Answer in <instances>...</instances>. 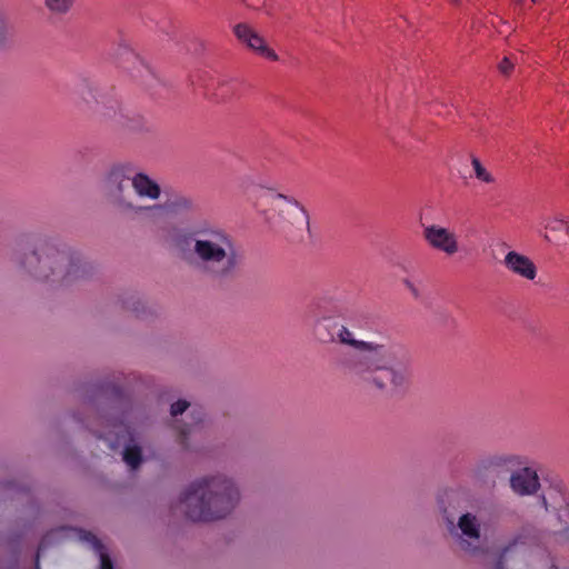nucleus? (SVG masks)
Wrapping results in <instances>:
<instances>
[{
  "label": "nucleus",
  "mask_w": 569,
  "mask_h": 569,
  "mask_svg": "<svg viewBox=\"0 0 569 569\" xmlns=\"http://www.w3.org/2000/svg\"><path fill=\"white\" fill-rule=\"evenodd\" d=\"M194 419H196L197 423L200 422L202 420L201 413H198V416Z\"/></svg>",
  "instance_id": "nucleus-35"
},
{
  "label": "nucleus",
  "mask_w": 569,
  "mask_h": 569,
  "mask_svg": "<svg viewBox=\"0 0 569 569\" xmlns=\"http://www.w3.org/2000/svg\"><path fill=\"white\" fill-rule=\"evenodd\" d=\"M510 488L519 496H531L540 488L538 473L535 469L525 467L510 476Z\"/></svg>",
  "instance_id": "nucleus-14"
},
{
  "label": "nucleus",
  "mask_w": 569,
  "mask_h": 569,
  "mask_svg": "<svg viewBox=\"0 0 569 569\" xmlns=\"http://www.w3.org/2000/svg\"><path fill=\"white\" fill-rule=\"evenodd\" d=\"M18 268L38 281L52 286H69L90 274L91 267L80 254L66 244L43 240L30 253L17 251L13 258Z\"/></svg>",
  "instance_id": "nucleus-3"
},
{
  "label": "nucleus",
  "mask_w": 569,
  "mask_h": 569,
  "mask_svg": "<svg viewBox=\"0 0 569 569\" xmlns=\"http://www.w3.org/2000/svg\"><path fill=\"white\" fill-rule=\"evenodd\" d=\"M385 343L370 339H358V388L365 393L395 396L410 385L409 367L411 353L406 348L393 352L399 366L388 365Z\"/></svg>",
  "instance_id": "nucleus-2"
},
{
  "label": "nucleus",
  "mask_w": 569,
  "mask_h": 569,
  "mask_svg": "<svg viewBox=\"0 0 569 569\" xmlns=\"http://www.w3.org/2000/svg\"><path fill=\"white\" fill-rule=\"evenodd\" d=\"M422 236L431 249L448 257L456 256L461 249L459 236L452 228L432 223L423 227Z\"/></svg>",
  "instance_id": "nucleus-10"
},
{
  "label": "nucleus",
  "mask_w": 569,
  "mask_h": 569,
  "mask_svg": "<svg viewBox=\"0 0 569 569\" xmlns=\"http://www.w3.org/2000/svg\"><path fill=\"white\" fill-rule=\"evenodd\" d=\"M240 493L224 476L204 477L192 482L182 493L180 503L192 521H211L229 515L239 502Z\"/></svg>",
  "instance_id": "nucleus-4"
},
{
  "label": "nucleus",
  "mask_w": 569,
  "mask_h": 569,
  "mask_svg": "<svg viewBox=\"0 0 569 569\" xmlns=\"http://www.w3.org/2000/svg\"><path fill=\"white\" fill-rule=\"evenodd\" d=\"M189 407V402L186 400H178L177 402L171 405L170 413L176 417L178 415L183 413Z\"/></svg>",
  "instance_id": "nucleus-30"
},
{
  "label": "nucleus",
  "mask_w": 569,
  "mask_h": 569,
  "mask_svg": "<svg viewBox=\"0 0 569 569\" xmlns=\"http://www.w3.org/2000/svg\"><path fill=\"white\" fill-rule=\"evenodd\" d=\"M191 432L190 428H187V427H183L180 429L179 431V436H180V443L186 447L187 443H186V439H187V436Z\"/></svg>",
  "instance_id": "nucleus-33"
},
{
  "label": "nucleus",
  "mask_w": 569,
  "mask_h": 569,
  "mask_svg": "<svg viewBox=\"0 0 569 569\" xmlns=\"http://www.w3.org/2000/svg\"><path fill=\"white\" fill-rule=\"evenodd\" d=\"M470 163L472 168V177L483 186L493 187L498 180L496 174L476 156H471Z\"/></svg>",
  "instance_id": "nucleus-18"
},
{
  "label": "nucleus",
  "mask_w": 569,
  "mask_h": 569,
  "mask_svg": "<svg viewBox=\"0 0 569 569\" xmlns=\"http://www.w3.org/2000/svg\"><path fill=\"white\" fill-rule=\"evenodd\" d=\"M133 169L129 164H116L107 173L103 184L109 202L122 212H139L151 207L134 202Z\"/></svg>",
  "instance_id": "nucleus-7"
},
{
  "label": "nucleus",
  "mask_w": 569,
  "mask_h": 569,
  "mask_svg": "<svg viewBox=\"0 0 569 569\" xmlns=\"http://www.w3.org/2000/svg\"><path fill=\"white\" fill-rule=\"evenodd\" d=\"M44 542H46V539H43L40 542V545H39L37 557H36V569H40V567H39V556H40V552H42L44 550Z\"/></svg>",
  "instance_id": "nucleus-34"
},
{
  "label": "nucleus",
  "mask_w": 569,
  "mask_h": 569,
  "mask_svg": "<svg viewBox=\"0 0 569 569\" xmlns=\"http://www.w3.org/2000/svg\"><path fill=\"white\" fill-rule=\"evenodd\" d=\"M311 331L320 345H336L356 350V320L352 315L340 312L326 298L310 307Z\"/></svg>",
  "instance_id": "nucleus-5"
},
{
  "label": "nucleus",
  "mask_w": 569,
  "mask_h": 569,
  "mask_svg": "<svg viewBox=\"0 0 569 569\" xmlns=\"http://www.w3.org/2000/svg\"><path fill=\"white\" fill-rule=\"evenodd\" d=\"M541 502L545 510L552 513L557 520V532L569 539V492L550 486L541 495Z\"/></svg>",
  "instance_id": "nucleus-8"
},
{
  "label": "nucleus",
  "mask_w": 569,
  "mask_h": 569,
  "mask_svg": "<svg viewBox=\"0 0 569 569\" xmlns=\"http://www.w3.org/2000/svg\"><path fill=\"white\" fill-rule=\"evenodd\" d=\"M507 460L506 459H498L495 465L499 466L501 462H506Z\"/></svg>",
  "instance_id": "nucleus-36"
},
{
  "label": "nucleus",
  "mask_w": 569,
  "mask_h": 569,
  "mask_svg": "<svg viewBox=\"0 0 569 569\" xmlns=\"http://www.w3.org/2000/svg\"><path fill=\"white\" fill-rule=\"evenodd\" d=\"M250 186H256L267 190H274L276 183L268 177L258 173H250L242 178L241 187L249 189Z\"/></svg>",
  "instance_id": "nucleus-21"
},
{
  "label": "nucleus",
  "mask_w": 569,
  "mask_h": 569,
  "mask_svg": "<svg viewBox=\"0 0 569 569\" xmlns=\"http://www.w3.org/2000/svg\"><path fill=\"white\" fill-rule=\"evenodd\" d=\"M123 68L130 73L131 78L147 89H151L159 83V77L149 63L133 50L124 53Z\"/></svg>",
  "instance_id": "nucleus-11"
},
{
  "label": "nucleus",
  "mask_w": 569,
  "mask_h": 569,
  "mask_svg": "<svg viewBox=\"0 0 569 569\" xmlns=\"http://www.w3.org/2000/svg\"><path fill=\"white\" fill-rule=\"evenodd\" d=\"M505 268L512 274L527 281H535L538 274L536 263L528 256L516 251H508L502 261Z\"/></svg>",
  "instance_id": "nucleus-13"
},
{
  "label": "nucleus",
  "mask_w": 569,
  "mask_h": 569,
  "mask_svg": "<svg viewBox=\"0 0 569 569\" xmlns=\"http://www.w3.org/2000/svg\"><path fill=\"white\" fill-rule=\"evenodd\" d=\"M240 88V83L236 80H221L214 89L213 96L218 102L232 100Z\"/></svg>",
  "instance_id": "nucleus-19"
},
{
  "label": "nucleus",
  "mask_w": 569,
  "mask_h": 569,
  "mask_svg": "<svg viewBox=\"0 0 569 569\" xmlns=\"http://www.w3.org/2000/svg\"><path fill=\"white\" fill-rule=\"evenodd\" d=\"M513 68V62H511L510 59L507 57H505L498 64V69L503 76H509L512 72Z\"/></svg>",
  "instance_id": "nucleus-31"
},
{
  "label": "nucleus",
  "mask_w": 569,
  "mask_h": 569,
  "mask_svg": "<svg viewBox=\"0 0 569 569\" xmlns=\"http://www.w3.org/2000/svg\"><path fill=\"white\" fill-rule=\"evenodd\" d=\"M132 176L136 203H138V198H148L151 200H157L160 197L161 189L159 184L156 181H153L149 176L142 172H133Z\"/></svg>",
  "instance_id": "nucleus-16"
},
{
  "label": "nucleus",
  "mask_w": 569,
  "mask_h": 569,
  "mask_svg": "<svg viewBox=\"0 0 569 569\" xmlns=\"http://www.w3.org/2000/svg\"><path fill=\"white\" fill-rule=\"evenodd\" d=\"M73 3L74 0H44L47 9L54 14L68 13Z\"/></svg>",
  "instance_id": "nucleus-24"
},
{
  "label": "nucleus",
  "mask_w": 569,
  "mask_h": 569,
  "mask_svg": "<svg viewBox=\"0 0 569 569\" xmlns=\"http://www.w3.org/2000/svg\"><path fill=\"white\" fill-rule=\"evenodd\" d=\"M233 32L240 42L261 57L272 61L278 60L277 53L267 46L264 39L248 23L241 22L236 24Z\"/></svg>",
  "instance_id": "nucleus-12"
},
{
  "label": "nucleus",
  "mask_w": 569,
  "mask_h": 569,
  "mask_svg": "<svg viewBox=\"0 0 569 569\" xmlns=\"http://www.w3.org/2000/svg\"><path fill=\"white\" fill-rule=\"evenodd\" d=\"M495 569H557L551 556L528 537L518 536L501 551Z\"/></svg>",
  "instance_id": "nucleus-6"
},
{
  "label": "nucleus",
  "mask_w": 569,
  "mask_h": 569,
  "mask_svg": "<svg viewBox=\"0 0 569 569\" xmlns=\"http://www.w3.org/2000/svg\"><path fill=\"white\" fill-rule=\"evenodd\" d=\"M9 34H10V27L6 20V17L0 11V47L7 42Z\"/></svg>",
  "instance_id": "nucleus-28"
},
{
  "label": "nucleus",
  "mask_w": 569,
  "mask_h": 569,
  "mask_svg": "<svg viewBox=\"0 0 569 569\" xmlns=\"http://www.w3.org/2000/svg\"><path fill=\"white\" fill-rule=\"evenodd\" d=\"M118 122L123 128L130 130V131H143L147 129V123L143 117L141 116H133L129 117L123 113H119Z\"/></svg>",
  "instance_id": "nucleus-22"
},
{
  "label": "nucleus",
  "mask_w": 569,
  "mask_h": 569,
  "mask_svg": "<svg viewBox=\"0 0 569 569\" xmlns=\"http://www.w3.org/2000/svg\"><path fill=\"white\" fill-rule=\"evenodd\" d=\"M123 460L131 469H137L142 461L141 449L138 446L126 447Z\"/></svg>",
  "instance_id": "nucleus-23"
},
{
  "label": "nucleus",
  "mask_w": 569,
  "mask_h": 569,
  "mask_svg": "<svg viewBox=\"0 0 569 569\" xmlns=\"http://www.w3.org/2000/svg\"><path fill=\"white\" fill-rule=\"evenodd\" d=\"M273 199L282 201V204L278 206L277 212L283 223L299 230L305 228L309 237H312L309 211L299 200L280 192L274 194Z\"/></svg>",
  "instance_id": "nucleus-9"
},
{
  "label": "nucleus",
  "mask_w": 569,
  "mask_h": 569,
  "mask_svg": "<svg viewBox=\"0 0 569 569\" xmlns=\"http://www.w3.org/2000/svg\"><path fill=\"white\" fill-rule=\"evenodd\" d=\"M532 2H539L540 0H531ZM523 0H518V3L522 4Z\"/></svg>",
  "instance_id": "nucleus-37"
},
{
  "label": "nucleus",
  "mask_w": 569,
  "mask_h": 569,
  "mask_svg": "<svg viewBox=\"0 0 569 569\" xmlns=\"http://www.w3.org/2000/svg\"><path fill=\"white\" fill-rule=\"evenodd\" d=\"M249 8L262 9L266 4V0H242Z\"/></svg>",
  "instance_id": "nucleus-32"
},
{
  "label": "nucleus",
  "mask_w": 569,
  "mask_h": 569,
  "mask_svg": "<svg viewBox=\"0 0 569 569\" xmlns=\"http://www.w3.org/2000/svg\"><path fill=\"white\" fill-rule=\"evenodd\" d=\"M81 539L89 542L100 557V569H113V563L104 550L102 542L91 532L84 531Z\"/></svg>",
  "instance_id": "nucleus-20"
},
{
  "label": "nucleus",
  "mask_w": 569,
  "mask_h": 569,
  "mask_svg": "<svg viewBox=\"0 0 569 569\" xmlns=\"http://www.w3.org/2000/svg\"><path fill=\"white\" fill-rule=\"evenodd\" d=\"M543 238L556 247L569 244V218L556 216L549 218L545 224Z\"/></svg>",
  "instance_id": "nucleus-15"
},
{
  "label": "nucleus",
  "mask_w": 569,
  "mask_h": 569,
  "mask_svg": "<svg viewBox=\"0 0 569 569\" xmlns=\"http://www.w3.org/2000/svg\"><path fill=\"white\" fill-rule=\"evenodd\" d=\"M193 201L188 197H177L172 200L171 207L177 211H189L193 209Z\"/></svg>",
  "instance_id": "nucleus-26"
},
{
  "label": "nucleus",
  "mask_w": 569,
  "mask_h": 569,
  "mask_svg": "<svg viewBox=\"0 0 569 569\" xmlns=\"http://www.w3.org/2000/svg\"><path fill=\"white\" fill-rule=\"evenodd\" d=\"M335 365L341 370L351 369L353 365V355H350L349 357H337Z\"/></svg>",
  "instance_id": "nucleus-29"
},
{
  "label": "nucleus",
  "mask_w": 569,
  "mask_h": 569,
  "mask_svg": "<svg viewBox=\"0 0 569 569\" xmlns=\"http://www.w3.org/2000/svg\"><path fill=\"white\" fill-rule=\"evenodd\" d=\"M458 527L461 530L463 549L468 550L470 542L468 540L478 542L481 536L480 523L478 518L472 513H465L459 518Z\"/></svg>",
  "instance_id": "nucleus-17"
},
{
  "label": "nucleus",
  "mask_w": 569,
  "mask_h": 569,
  "mask_svg": "<svg viewBox=\"0 0 569 569\" xmlns=\"http://www.w3.org/2000/svg\"><path fill=\"white\" fill-rule=\"evenodd\" d=\"M94 91L93 83L86 78L81 79L76 87V92L86 101H89L90 98L94 99Z\"/></svg>",
  "instance_id": "nucleus-25"
},
{
  "label": "nucleus",
  "mask_w": 569,
  "mask_h": 569,
  "mask_svg": "<svg viewBox=\"0 0 569 569\" xmlns=\"http://www.w3.org/2000/svg\"><path fill=\"white\" fill-rule=\"evenodd\" d=\"M402 283L415 299H420L422 297V290L418 282L413 281L412 279L405 278Z\"/></svg>",
  "instance_id": "nucleus-27"
},
{
  "label": "nucleus",
  "mask_w": 569,
  "mask_h": 569,
  "mask_svg": "<svg viewBox=\"0 0 569 569\" xmlns=\"http://www.w3.org/2000/svg\"><path fill=\"white\" fill-rule=\"evenodd\" d=\"M172 243L178 257L218 283L234 280L241 254L230 232L220 226L201 221L189 231H177Z\"/></svg>",
  "instance_id": "nucleus-1"
}]
</instances>
